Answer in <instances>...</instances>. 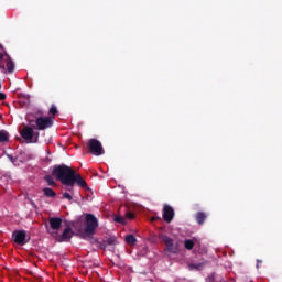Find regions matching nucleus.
I'll use <instances>...</instances> for the list:
<instances>
[{"instance_id":"5","label":"nucleus","mask_w":282,"mask_h":282,"mask_svg":"<svg viewBox=\"0 0 282 282\" xmlns=\"http://www.w3.org/2000/svg\"><path fill=\"white\" fill-rule=\"evenodd\" d=\"M0 69L8 72V74L14 72V62H12L10 55L3 54V52H0Z\"/></svg>"},{"instance_id":"23","label":"nucleus","mask_w":282,"mask_h":282,"mask_svg":"<svg viewBox=\"0 0 282 282\" xmlns=\"http://www.w3.org/2000/svg\"><path fill=\"white\" fill-rule=\"evenodd\" d=\"M62 199H68V202H72V199H73L72 194H69L67 192L63 193Z\"/></svg>"},{"instance_id":"2","label":"nucleus","mask_w":282,"mask_h":282,"mask_svg":"<svg viewBox=\"0 0 282 282\" xmlns=\"http://www.w3.org/2000/svg\"><path fill=\"white\" fill-rule=\"evenodd\" d=\"M36 129V126H24L20 131V135L22 139L25 140L28 144H36L39 142L40 133L34 131Z\"/></svg>"},{"instance_id":"30","label":"nucleus","mask_w":282,"mask_h":282,"mask_svg":"<svg viewBox=\"0 0 282 282\" xmlns=\"http://www.w3.org/2000/svg\"><path fill=\"white\" fill-rule=\"evenodd\" d=\"M46 162H52V159H50V158H46Z\"/></svg>"},{"instance_id":"31","label":"nucleus","mask_w":282,"mask_h":282,"mask_svg":"<svg viewBox=\"0 0 282 282\" xmlns=\"http://www.w3.org/2000/svg\"><path fill=\"white\" fill-rule=\"evenodd\" d=\"M0 50H2V52H3V45H1V44H0Z\"/></svg>"},{"instance_id":"19","label":"nucleus","mask_w":282,"mask_h":282,"mask_svg":"<svg viewBox=\"0 0 282 282\" xmlns=\"http://www.w3.org/2000/svg\"><path fill=\"white\" fill-rule=\"evenodd\" d=\"M105 241L106 246H116L118 243V239L116 237L107 238Z\"/></svg>"},{"instance_id":"12","label":"nucleus","mask_w":282,"mask_h":282,"mask_svg":"<svg viewBox=\"0 0 282 282\" xmlns=\"http://www.w3.org/2000/svg\"><path fill=\"white\" fill-rule=\"evenodd\" d=\"M208 215H206V213L204 212H198L196 214V221L198 224V226H204V221H206Z\"/></svg>"},{"instance_id":"20","label":"nucleus","mask_w":282,"mask_h":282,"mask_svg":"<svg viewBox=\"0 0 282 282\" xmlns=\"http://www.w3.org/2000/svg\"><path fill=\"white\" fill-rule=\"evenodd\" d=\"M48 113H51V116H56L58 113V108H56V105H52L51 108H50V111Z\"/></svg>"},{"instance_id":"9","label":"nucleus","mask_w":282,"mask_h":282,"mask_svg":"<svg viewBox=\"0 0 282 282\" xmlns=\"http://www.w3.org/2000/svg\"><path fill=\"white\" fill-rule=\"evenodd\" d=\"M12 239L14 243H18V246H25V243L30 241V239H28L25 230H14L12 234Z\"/></svg>"},{"instance_id":"18","label":"nucleus","mask_w":282,"mask_h":282,"mask_svg":"<svg viewBox=\"0 0 282 282\" xmlns=\"http://www.w3.org/2000/svg\"><path fill=\"white\" fill-rule=\"evenodd\" d=\"M44 181L47 183L48 186H56V182L52 175H45Z\"/></svg>"},{"instance_id":"21","label":"nucleus","mask_w":282,"mask_h":282,"mask_svg":"<svg viewBox=\"0 0 282 282\" xmlns=\"http://www.w3.org/2000/svg\"><path fill=\"white\" fill-rule=\"evenodd\" d=\"M115 221L117 224H122V225L127 224V219L124 217H122V216H116L115 217Z\"/></svg>"},{"instance_id":"6","label":"nucleus","mask_w":282,"mask_h":282,"mask_svg":"<svg viewBox=\"0 0 282 282\" xmlns=\"http://www.w3.org/2000/svg\"><path fill=\"white\" fill-rule=\"evenodd\" d=\"M54 127V120L52 117H37L35 119V129L37 131H45V129H50Z\"/></svg>"},{"instance_id":"34","label":"nucleus","mask_w":282,"mask_h":282,"mask_svg":"<svg viewBox=\"0 0 282 282\" xmlns=\"http://www.w3.org/2000/svg\"><path fill=\"white\" fill-rule=\"evenodd\" d=\"M0 89H1V84H0Z\"/></svg>"},{"instance_id":"10","label":"nucleus","mask_w":282,"mask_h":282,"mask_svg":"<svg viewBox=\"0 0 282 282\" xmlns=\"http://www.w3.org/2000/svg\"><path fill=\"white\" fill-rule=\"evenodd\" d=\"M175 217V210L170 205H164L163 207V219L166 224H171Z\"/></svg>"},{"instance_id":"4","label":"nucleus","mask_w":282,"mask_h":282,"mask_svg":"<svg viewBox=\"0 0 282 282\" xmlns=\"http://www.w3.org/2000/svg\"><path fill=\"white\" fill-rule=\"evenodd\" d=\"M87 149L91 155H105V148H102V143L98 139H89Z\"/></svg>"},{"instance_id":"32","label":"nucleus","mask_w":282,"mask_h":282,"mask_svg":"<svg viewBox=\"0 0 282 282\" xmlns=\"http://www.w3.org/2000/svg\"><path fill=\"white\" fill-rule=\"evenodd\" d=\"M152 221H155V217L152 218Z\"/></svg>"},{"instance_id":"8","label":"nucleus","mask_w":282,"mask_h":282,"mask_svg":"<svg viewBox=\"0 0 282 282\" xmlns=\"http://www.w3.org/2000/svg\"><path fill=\"white\" fill-rule=\"evenodd\" d=\"M53 237H55L56 241L59 243L72 241V237H74V231L72 227H66L61 236H58V231L53 232Z\"/></svg>"},{"instance_id":"15","label":"nucleus","mask_w":282,"mask_h":282,"mask_svg":"<svg viewBox=\"0 0 282 282\" xmlns=\"http://www.w3.org/2000/svg\"><path fill=\"white\" fill-rule=\"evenodd\" d=\"M43 193L45 195V197H56V192H54V189L50 188V187H44L43 188Z\"/></svg>"},{"instance_id":"22","label":"nucleus","mask_w":282,"mask_h":282,"mask_svg":"<svg viewBox=\"0 0 282 282\" xmlns=\"http://www.w3.org/2000/svg\"><path fill=\"white\" fill-rule=\"evenodd\" d=\"M25 120L29 122V127H36V124H34V122L36 123V120L32 119V117L26 116Z\"/></svg>"},{"instance_id":"14","label":"nucleus","mask_w":282,"mask_h":282,"mask_svg":"<svg viewBox=\"0 0 282 282\" xmlns=\"http://www.w3.org/2000/svg\"><path fill=\"white\" fill-rule=\"evenodd\" d=\"M10 141V134L6 130H0V142H9Z\"/></svg>"},{"instance_id":"1","label":"nucleus","mask_w":282,"mask_h":282,"mask_svg":"<svg viewBox=\"0 0 282 282\" xmlns=\"http://www.w3.org/2000/svg\"><path fill=\"white\" fill-rule=\"evenodd\" d=\"M53 177H56L64 186H74L77 184L79 188H85L89 191V186H87V182L83 176L74 169L69 167L66 164L54 165L52 170Z\"/></svg>"},{"instance_id":"7","label":"nucleus","mask_w":282,"mask_h":282,"mask_svg":"<svg viewBox=\"0 0 282 282\" xmlns=\"http://www.w3.org/2000/svg\"><path fill=\"white\" fill-rule=\"evenodd\" d=\"M96 228H98V218L93 214H87L85 234L94 235V232H96Z\"/></svg>"},{"instance_id":"24","label":"nucleus","mask_w":282,"mask_h":282,"mask_svg":"<svg viewBox=\"0 0 282 282\" xmlns=\"http://www.w3.org/2000/svg\"><path fill=\"white\" fill-rule=\"evenodd\" d=\"M98 248L100 250H107V242H106V240H102L101 242H98Z\"/></svg>"},{"instance_id":"33","label":"nucleus","mask_w":282,"mask_h":282,"mask_svg":"<svg viewBox=\"0 0 282 282\" xmlns=\"http://www.w3.org/2000/svg\"><path fill=\"white\" fill-rule=\"evenodd\" d=\"M3 53H4V54H8V53H6V51H3Z\"/></svg>"},{"instance_id":"11","label":"nucleus","mask_w":282,"mask_h":282,"mask_svg":"<svg viewBox=\"0 0 282 282\" xmlns=\"http://www.w3.org/2000/svg\"><path fill=\"white\" fill-rule=\"evenodd\" d=\"M48 223H50L52 230H61V226H63V219H61L58 217L50 218Z\"/></svg>"},{"instance_id":"13","label":"nucleus","mask_w":282,"mask_h":282,"mask_svg":"<svg viewBox=\"0 0 282 282\" xmlns=\"http://www.w3.org/2000/svg\"><path fill=\"white\" fill-rule=\"evenodd\" d=\"M124 239L128 246H135V243H138V238H135L133 235H127Z\"/></svg>"},{"instance_id":"28","label":"nucleus","mask_w":282,"mask_h":282,"mask_svg":"<svg viewBox=\"0 0 282 282\" xmlns=\"http://www.w3.org/2000/svg\"><path fill=\"white\" fill-rule=\"evenodd\" d=\"M6 94H3V93H0V100H6Z\"/></svg>"},{"instance_id":"3","label":"nucleus","mask_w":282,"mask_h":282,"mask_svg":"<svg viewBox=\"0 0 282 282\" xmlns=\"http://www.w3.org/2000/svg\"><path fill=\"white\" fill-rule=\"evenodd\" d=\"M160 239L165 246V252H169V254H180V243L175 242L173 238L162 234Z\"/></svg>"},{"instance_id":"27","label":"nucleus","mask_w":282,"mask_h":282,"mask_svg":"<svg viewBox=\"0 0 282 282\" xmlns=\"http://www.w3.org/2000/svg\"><path fill=\"white\" fill-rule=\"evenodd\" d=\"M68 186L66 189L69 191V193H72V191H74V185H66Z\"/></svg>"},{"instance_id":"17","label":"nucleus","mask_w":282,"mask_h":282,"mask_svg":"<svg viewBox=\"0 0 282 282\" xmlns=\"http://www.w3.org/2000/svg\"><path fill=\"white\" fill-rule=\"evenodd\" d=\"M189 270H204V263H189L188 264Z\"/></svg>"},{"instance_id":"29","label":"nucleus","mask_w":282,"mask_h":282,"mask_svg":"<svg viewBox=\"0 0 282 282\" xmlns=\"http://www.w3.org/2000/svg\"><path fill=\"white\" fill-rule=\"evenodd\" d=\"M261 263H263V261L257 260V268H261Z\"/></svg>"},{"instance_id":"25","label":"nucleus","mask_w":282,"mask_h":282,"mask_svg":"<svg viewBox=\"0 0 282 282\" xmlns=\"http://www.w3.org/2000/svg\"><path fill=\"white\" fill-rule=\"evenodd\" d=\"M126 217H127V219H134L135 218V214H133L131 212H127L126 213Z\"/></svg>"},{"instance_id":"26","label":"nucleus","mask_w":282,"mask_h":282,"mask_svg":"<svg viewBox=\"0 0 282 282\" xmlns=\"http://www.w3.org/2000/svg\"><path fill=\"white\" fill-rule=\"evenodd\" d=\"M7 158L10 160V162H12V164H14V162H17V159L14 156H12V154H7Z\"/></svg>"},{"instance_id":"16","label":"nucleus","mask_w":282,"mask_h":282,"mask_svg":"<svg viewBox=\"0 0 282 282\" xmlns=\"http://www.w3.org/2000/svg\"><path fill=\"white\" fill-rule=\"evenodd\" d=\"M184 248L185 250H193V248H195V241H193L192 239H186L184 241Z\"/></svg>"}]
</instances>
